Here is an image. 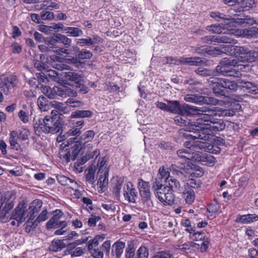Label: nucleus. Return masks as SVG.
I'll return each instance as SVG.
<instances>
[{
    "label": "nucleus",
    "mask_w": 258,
    "mask_h": 258,
    "mask_svg": "<svg viewBox=\"0 0 258 258\" xmlns=\"http://www.w3.org/2000/svg\"><path fill=\"white\" fill-rule=\"evenodd\" d=\"M219 206L217 204H212L207 207V211L209 213H211V216H215L214 215L218 211Z\"/></svg>",
    "instance_id": "nucleus-62"
},
{
    "label": "nucleus",
    "mask_w": 258,
    "mask_h": 258,
    "mask_svg": "<svg viewBox=\"0 0 258 258\" xmlns=\"http://www.w3.org/2000/svg\"><path fill=\"white\" fill-rule=\"evenodd\" d=\"M57 37V35L56 34L52 37L47 38L44 40V42L49 46L51 51L53 52L58 55H62L63 54H69L70 53L68 49L57 46V43H58V40L56 38Z\"/></svg>",
    "instance_id": "nucleus-11"
},
{
    "label": "nucleus",
    "mask_w": 258,
    "mask_h": 258,
    "mask_svg": "<svg viewBox=\"0 0 258 258\" xmlns=\"http://www.w3.org/2000/svg\"><path fill=\"white\" fill-rule=\"evenodd\" d=\"M40 17L43 20H51L54 19V15L53 12L50 11H42Z\"/></svg>",
    "instance_id": "nucleus-58"
},
{
    "label": "nucleus",
    "mask_w": 258,
    "mask_h": 258,
    "mask_svg": "<svg viewBox=\"0 0 258 258\" xmlns=\"http://www.w3.org/2000/svg\"><path fill=\"white\" fill-rule=\"evenodd\" d=\"M157 177L167 182L171 177H170V173L168 171H166L164 167H161L159 168L158 173L157 174Z\"/></svg>",
    "instance_id": "nucleus-46"
},
{
    "label": "nucleus",
    "mask_w": 258,
    "mask_h": 258,
    "mask_svg": "<svg viewBox=\"0 0 258 258\" xmlns=\"http://www.w3.org/2000/svg\"><path fill=\"white\" fill-rule=\"evenodd\" d=\"M191 149H180L177 151L178 157L184 160H189L191 159Z\"/></svg>",
    "instance_id": "nucleus-44"
},
{
    "label": "nucleus",
    "mask_w": 258,
    "mask_h": 258,
    "mask_svg": "<svg viewBox=\"0 0 258 258\" xmlns=\"http://www.w3.org/2000/svg\"><path fill=\"white\" fill-rule=\"evenodd\" d=\"M190 175L196 177H202L204 175L203 168L199 166H194L191 171L189 172Z\"/></svg>",
    "instance_id": "nucleus-53"
},
{
    "label": "nucleus",
    "mask_w": 258,
    "mask_h": 258,
    "mask_svg": "<svg viewBox=\"0 0 258 258\" xmlns=\"http://www.w3.org/2000/svg\"><path fill=\"white\" fill-rule=\"evenodd\" d=\"M126 189L124 187L123 195L125 200L129 202L136 203L138 198V193L135 188H133L131 183L126 184Z\"/></svg>",
    "instance_id": "nucleus-17"
},
{
    "label": "nucleus",
    "mask_w": 258,
    "mask_h": 258,
    "mask_svg": "<svg viewBox=\"0 0 258 258\" xmlns=\"http://www.w3.org/2000/svg\"><path fill=\"white\" fill-rule=\"evenodd\" d=\"M180 64H189L191 66H199L202 63H203V61L201 58L199 57H182L179 59Z\"/></svg>",
    "instance_id": "nucleus-27"
},
{
    "label": "nucleus",
    "mask_w": 258,
    "mask_h": 258,
    "mask_svg": "<svg viewBox=\"0 0 258 258\" xmlns=\"http://www.w3.org/2000/svg\"><path fill=\"white\" fill-rule=\"evenodd\" d=\"M170 172L172 174L180 175L182 174V168L179 167L175 164H172L170 167Z\"/></svg>",
    "instance_id": "nucleus-63"
},
{
    "label": "nucleus",
    "mask_w": 258,
    "mask_h": 258,
    "mask_svg": "<svg viewBox=\"0 0 258 258\" xmlns=\"http://www.w3.org/2000/svg\"><path fill=\"white\" fill-rule=\"evenodd\" d=\"M37 105L41 111H46L49 109L47 99L42 95L39 96L37 99Z\"/></svg>",
    "instance_id": "nucleus-33"
},
{
    "label": "nucleus",
    "mask_w": 258,
    "mask_h": 258,
    "mask_svg": "<svg viewBox=\"0 0 258 258\" xmlns=\"http://www.w3.org/2000/svg\"><path fill=\"white\" fill-rule=\"evenodd\" d=\"M230 45H222L219 47H209V54L214 56L222 53L229 54Z\"/></svg>",
    "instance_id": "nucleus-21"
},
{
    "label": "nucleus",
    "mask_w": 258,
    "mask_h": 258,
    "mask_svg": "<svg viewBox=\"0 0 258 258\" xmlns=\"http://www.w3.org/2000/svg\"><path fill=\"white\" fill-rule=\"evenodd\" d=\"M171 254L168 251H159L155 253L153 258H170Z\"/></svg>",
    "instance_id": "nucleus-64"
},
{
    "label": "nucleus",
    "mask_w": 258,
    "mask_h": 258,
    "mask_svg": "<svg viewBox=\"0 0 258 258\" xmlns=\"http://www.w3.org/2000/svg\"><path fill=\"white\" fill-rule=\"evenodd\" d=\"M164 182H165V181L157 177L152 183L153 191L165 186L166 185L163 184Z\"/></svg>",
    "instance_id": "nucleus-57"
},
{
    "label": "nucleus",
    "mask_w": 258,
    "mask_h": 258,
    "mask_svg": "<svg viewBox=\"0 0 258 258\" xmlns=\"http://www.w3.org/2000/svg\"><path fill=\"white\" fill-rule=\"evenodd\" d=\"M98 173H102L106 170H109V168L107 167V161L105 157L102 158L101 160L99 161L98 163Z\"/></svg>",
    "instance_id": "nucleus-55"
},
{
    "label": "nucleus",
    "mask_w": 258,
    "mask_h": 258,
    "mask_svg": "<svg viewBox=\"0 0 258 258\" xmlns=\"http://www.w3.org/2000/svg\"><path fill=\"white\" fill-rule=\"evenodd\" d=\"M77 43L81 46H84L85 45L90 46L93 45V40L91 37L79 39Z\"/></svg>",
    "instance_id": "nucleus-60"
},
{
    "label": "nucleus",
    "mask_w": 258,
    "mask_h": 258,
    "mask_svg": "<svg viewBox=\"0 0 258 258\" xmlns=\"http://www.w3.org/2000/svg\"><path fill=\"white\" fill-rule=\"evenodd\" d=\"M210 16L215 19L217 21H221V20H228L231 21V20L226 18V15L223 13H220L218 12H212L210 13Z\"/></svg>",
    "instance_id": "nucleus-51"
},
{
    "label": "nucleus",
    "mask_w": 258,
    "mask_h": 258,
    "mask_svg": "<svg viewBox=\"0 0 258 258\" xmlns=\"http://www.w3.org/2000/svg\"><path fill=\"white\" fill-rule=\"evenodd\" d=\"M76 56L80 59H90L93 56V54L90 50L82 49L76 53Z\"/></svg>",
    "instance_id": "nucleus-42"
},
{
    "label": "nucleus",
    "mask_w": 258,
    "mask_h": 258,
    "mask_svg": "<svg viewBox=\"0 0 258 258\" xmlns=\"http://www.w3.org/2000/svg\"><path fill=\"white\" fill-rule=\"evenodd\" d=\"M238 66L236 60L224 58L216 67V70L223 76L240 78L242 74L238 68Z\"/></svg>",
    "instance_id": "nucleus-5"
},
{
    "label": "nucleus",
    "mask_w": 258,
    "mask_h": 258,
    "mask_svg": "<svg viewBox=\"0 0 258 258\" xmlns=\"http://www.w3.org/2000/svg\"><path fill=\"white\" fill-rule=\"evenodd\" d=\"M15 195L7 192L0 198V219H8L9 211L12 209L15 205Z\"/></svg>",
    "instance_id": "nucleus-7"
},
{
    "label": "nucleus",
    "mask_w": 258,
    "mask_h": 258,
    "mask_svg": "<svg viewBox=\"0 0 258 258\" xmlns=\"http://www.w3.org/2000/svg\"><path fill=\"white\" fill-rule=\"evenodd\" d=\"M195 72L196 74L202 76H210L213 73L211 70H209L203 68H199L195 70Z\"/></svg>",
    "instance_id": "nucleus-59"
},
{
    "label": "nucleus",
    "mask_w": 258,
    "mask_h": 258,
    "mask_svg": "<svg viewBox=\"0 0 258 258\" xmlns=\"http://www.w3.org/2000/svg\"><path fill=\"white\" fill-rule=\"evenodd\" d=\"M248 51V48L247 47L230 45L229 54L234 55L237 58V61L246 62Z\"/></svg>",
    "instance_id": "nucleus-14"
},
{
    "label": "nucleus",
    "mask_w": 258,
    "mask_h": 258,
    "mask_svg": "<svg viewBox=\"0 0 258 258\" xmlns=\"http://www.w3.org/2000/svg\"><path fill=\"white\" fill-rule=\"evenodd\" d=\"M29 215L27 210V207L24 202H20L18 206L15 209L14 212L11 215V219L17 221V226L23 222Z\"/></svg>",
    "instance_id": "nucleus-10"
},
{
    "label": "nucleus",
    "mask_w": 258,
    "mask_h": 258,
    "mask_svg": "<svg viewBox=\"0 0 258 258\" xmlns=\"http://www.w3.org/2000/svg\"><path fill=\"white\" fill-rule=\"evenodd\" d=\"M65 31L69 36L74 37L82 36L83 34V31L77 27H67L65 28Z\"/></svg>",
    "instance_id": "nucleus-38"
},
{
    "label": "nucleus",
    "mask_w": 258,
    "mask_h": 258,
    "mask_svg": "<svg viewBox=\"0 0 258 258\" xmlns=\"http://www.w3.org/2000/svg\"><path fill=\"white\" fill-rule=\"evenodd\" d=\"M86 180L89 183L93 184L95 181V168L94 166H90L85 172Z\"/></svg>",
    "instance_id": "nucleus-36"
},
{
    "label": "nucleus",
    "mask_w": 258,
    "mask_h": 258,
    "mask_svg": "<svg viewBox=\"0 0 258 258\" xmlns=\"http://www.w3.org/2000/svg\"><path fill=\"white\" fill-rule=\"evenodd\" d=\"M81 133L82 132L79 130V128L73 127L68 132H67L65 134L63 135L62 137L63 138V140H64L67 138L70 137L71 136L78 137V136H79Z\"/></svg>",
    "instance_id": "nucleus-43"
},
{
    "label": "nucleus",
    "mask_w": 258,
    "mask_h": 258,
    "mask_svg": "<svg viewBox=\"0 0 258 258\" xmlns=\"http://www.w3.org/2000/svg\"><path fill=\"white\" fill-rule=\"evenodd\" d=\"M17 83V77L15 76L2 77L0 78V89L6 95H8Z\"/></svg>",
    "instance_id": "nucleus-12"
},
{
    "label": "nucleus",
    "mask_w": 258,
    "mask_h": 258,
    "mask_svg": "<svg viewBox=\"0 0 258 258\" xmlns=\"http://www.w3.org/2000/svg\"><path fill=\"white\" fill-rule=\"evenodd\" d=\"M62 212L59 210H56L54 212L53 216L47 222L46 227L48 229H51L54 227L59 222V220L62 216Z\"/></svg>",
    "instance_id": "nucleus-24"
},
{
    "label": "nucleus",
    "mask_w": 258,
    "mask_h": 258,
    "mask_svg": "<svg viewBox=\"0 0 258 258\" xmlns=\"http://www.w3.org/2000/svg\"><path fill=\"white\" fill-rule=\"evenodd\" d=\"M57 35L56 38L58 40V43L63 44L66 47H69L71 46L72 43L71 39L61 34L57 33Z\"/></svg>",
    "instance_id": "nucleus-48"
},
{
    "label": "nucleus",
    "mask_w": 258,
    "mask_h": 258,
    "mask_svg": "<svg viewBox=\"0 0 258 258\" xmlns=\"http://www.w3.org/2000/svg\"><path fill=\"white\" fill-rule=\"evenodd\" d=\"M38 222L35 220L33 221V218H29V220L27 221L26 226L25 227L26 231L28 233H30L34 231L35 228L38 225Z\"/></svg>",
    "instance_id": "nucleus-49"
},
{
    "label": "nucleus",
    "mask_w": 258,
    "mask_h": 258,
    "mask_svg": "<svg viewBox=\"0 0 258 258\" xmlns=\"http://www.w3.org/2000/svg\"><path fill=\"white\" fill-rule=\"evenodd\" d=\"M204 154V153L199 151H196L195 152H191V156L192 158H191V159H189V160L197 161L201 163L202 161Z\"/></svg>",
    "instance_id": "nucleus-56"
},
{
    "label": "nucleus",
    "mask_w": 258,
    "mask_h": 258,
    "mask_svg": "<svg viewBox=\"0 0 258 258\" xmlns=\"http://www.w3.org/2000/svg\"><path fill=\"white\" fill-rule=\"evenodd\" d=\"M138 185L142 201L145 203L150 201L151 192L149 182L139 178L138 180Z\"/></svg>",
    "instance_id": "nucleus-13"
},
{
    "label": "nucleus",
    "mask_w": 258,
    "mask_h": 258,
    "mask_svg": "<svg viewBox=\"0 0 258 258\" xmlns=\"http://www.w3.org/2000/svg\"><path fill=\"white\" fill-rule=\"evenodd\" d=\"M64 74L66 78L74 82L76 85L84 82V76L82 74L72 72H66Z\"/></svg>",
    "instance_id": "nucleus-23"
},
{
    "label": "nucleus",
    "mask_w": 258,
    "mask_h": 258,
    "mask_svg": "<svg viewBox=\"0 0 258 258\" xmlns=\"http://www.w3.org/2000/svg\"><path fill=\"white\" fill-rule=\"evenodd\" d=\"M93 112L90 110H78L72 112L71 118L90 117Z\"/></svg>",
    "instance_id": "nucleus-31"
},
{
    "label": "nucleus",
    "mask_w": 258,
    "mask_h": 258,
    "mask_svg": "<svg viewBox=\"0 0 258 258\" xmlns=\"http://www.w3.org/2000/svg\"><path fill=\"white\" fill-rule=\"evenodd\" d=\"M207 29L214 33L226 34L228 30L221 27L220 25H213L207 27Z\"/></svg>",
    "instance_id": "nucleus-41"
},
{
    "label": "nucleus",
    "mask_w": 258,
    "mask_h": 258,
    "mask_svg": "<svg viewBox=\"0 0 258 258\" xmlns=\"http://www.w3.org/2000/svg\"><path fill=\"white\" fill-rule=\"evenodd\" d=\"M53 91L57 95L66 98L68 96L76 97L77 94L70 88L63 85L54 86Z\"/></svg>",
    "instance_id": "nucleus-16"
},
{
    "label": "nucleus",
    "mask_w": 258,
    "mask_h": 258,
    "mask_svg": "<svg viewBox=\"0 0 258 258\" xmlns=\"http://www.w3.org/2000/svg\"><path fill=\"white\" fill-rule=\"evenodd\" d=\"M19 135L17 132L12 131L10 132L9 143L11 148L13 150L19 151L21 149V146L18 143Z\"/></svg>",
    "instance_id": "nucleus-25"
},
{
    "label": "nucleus",
    "mask_w": 258,
    "mask_h": 258,
    "mask_svg": "<svg viewBox=\"0 0 258 258\" xmlns=\"http://www.w3.org/2000/svg\"><path fill=\"white\" fill-rule=\"evenodd\" d=\"M64 253L63 255H66L68 254H70L72 257L79 256L82 255L84 253V249L82 247H78L75 248L74 250H66L64 251Z\"/></svg>",
    "instance_id": "nucleus-50"
},
{
    "label": "nucleus",
    "mask_w": 258,
    "mask_h": 258,
    "mask_svg": "<svg viewBox=\"0 0 258 258\" xmlns=\"http://www.w3.org/2000/svg\"><path fill=\"white\" fill-rule=\"evenodd\" d=\"M156 197L164 205H171L174 201V195L166 186L162 188L154 190Z\"/></svg>",
    "instance_id": "nucleus-8"
},
{
    "label": "nucleus",
    "mask_w": 258,
    "mask_h": 258,
    "mask_svg": "<svg viewBox=\"0 0 258 258\" xmlns=\"http://www.w3.org/2000/svg\"><path fill=\"white\" fill-rule=\"evenodd\" d=\"M34 127L35 132L40 131L45 134H56L60 131L62 123L60 119H56L51 117H45L44 118L36 120Z\"/></svg>",
    "instance_id": "nucleus-4"
},
{
    "label": "nucleus",
    "mask_w": 258,
    "mask_h": 258,
    "mask_svg": "<svg viewBox=\"0 0 258 258\" xmlns=\"http://www.w3.org/2000/svg\"><path fill=\"white\" fill-rule=\"evenodd\" d=\"M247 58L246 62H254L258 60V51L248 49Z\"/></svg>",
    "instance_id": "nucleus-54"
},
{
    "label": "nucleus",
    "mask_w": 258,
    "mask_h": 258,
    "mask_svg": "<svg viewBox=\"0 0 258 258\" xmlns=\"http://www.w3.org/2000/svg\"><path fill=\"white\" fill-rule=\"evenodd\" d=\"M182 192L185 202L187 204H191L195 199V193L193 189L189 187H185Z\"/></svg>",
    "instance_id": "nucleus-28"
},
{
    "label": "nucleus",
    "mask_w": 258,
    "mask_h": 258,
    "mask_svg": "<svg viewBox=\"0 0 258 258\" xmlns=\"http://www.w3.org/2000/svg\"><path fill=\"white\" fill-rule=\"evenodd\" d=\"M95 136V133L92 130H89L85 132L80 137H73L70 138L68 140L67 146L71 145L72 143H74V145L72 147L73 151L72 152L73 158V160H75L78 155L79 152H80L82 147H80V144H82L83 148H85L86 146H90L91 144H87V143L91 141Z\"/></svg>",
    "instance_id": "nucleus-6"
},
{
    "label": "nucleus",
    "mask_w": 258,
    "mask_h": 258,
    "mask_svg": "<svg viewBox=\"0 0 258 258\" xmlns=\"http://www.w3.org/2000/svg\"><path fill=\"white\" fill-rule=\"evenodd\" d=\"M49 218L48 213L46 208H43L42 211L38 216L36 220L38 223L46 221Z\"/></svg>",
    "instance_id": "nucleus-52"
},
{
    "label": "nucleus",
    "mask_w": 258,
    "mask_h": 258,
    "mask_svg": "<svg viewBox=\"0 0 258 258\" xmlns=\"http://www.w3.org/2000/svg\"><path fill=\"white\" fill-rule=\"evenodd\" d=\"M184 99L186 102L200 105L204 104L216 105L218 102L217 99L212 97L198 96L194 94L186 95Z\"/></svg>",
    "instance_id": "nucleus-9"
},
{
    "label": "nucleus",
    "mask_w": 258,
    "mask_h": 258,
    "mask_svg": "<svg viewBox=\"0 0 258 258\" xmlns=\"http://www.w3.org/2000/svg\"><path fill=\"white\" fill-rule=\"evenodd\" d=\"M123 185V180L121 178L117 179L114 183L112 191L113 194L117 198L120 196L121 188Z\"/></svg>",
    "instance_id": "nucleus-37"
},
{
    "label": "nucleus",
    "mask_w": 258,
    "mask_h": 258,
    "mask_svg": "<svg viewBox=\"0 0 258 258\" xmlns=\"http://www.w3.org/2000/svg\"><path fill=\"white\" fill-rule=\"evenodd\" d=\"M209 82L213 84V91L216 96H227L225 87L223 84V79L211 78L209 80Z\"/></svg>",
    "instance_id": "nucleus-15"
},
{
    "label": "nucleus",
    "mask_w": 258,
    "mask_h": 258,
    "mask_svg": "<svg viewBox=\"0 0 258 258\" xmlns=\"http://www.w3.org/2000/svg\"><path fill=\"white\" fill-rule=\"evenodd\" d=\"M237 83L244 91L254 94H258V85L243 80H238Z\"/></svg>",
    "instance_id": "nucleus-20"
},
{
    "label": "nucleus",
    "mask_w": 258,
    "mask_h": 258,
    "mask_svg": "<svg viewBox=\"0 0 258 258\" xmlns=\"http://www.w3.org/2000/svg\"><path fill=\"white\" fill-rule=\"evenodd\" d=\"M43 203L42 201L36 199L31 202L27 208L28 212L30 219L35 217L36 214L39 212L42 206Z\"/></svg>",
    "instance_id": "nucleus-18"
},
{
    "label": "nucleus",
    "mask_w": 258,
    "mask_h": 258,
    "mask_svg": "<svg viewBox=\"0 0 258 258\" xmlns=\"http://www.w3.org/2000/svg\"><path fill=\"white\" fill-rule=\"evenodd\" d=\"M190 125L188 127L189 131L193 132L194 134H190L189 135H187L189 137H190L192 139L194 140L197 139L198 140L195 143H193L192 144L191 143V142H185L184 143V146L186 147V149H191V148H198L200 149H203L205 151H208L210 152H213L215 153H218L220 152V148L219 147H217V149L213 150V146L212 145H210L207 141L209 140V139L207 141H205L203 139L199 138H195L194 137V136H196V133H199L201 132V129L202 127H206V126H204V125H199L197 126H195L194 129H192L191 127V126L192 124H194V121L191 122L190 123Z\"/></svg>",
    "instance_id": "nucleus-2"
},
{
    "label": "nucleus",
    "mask_w": 258,
    "mask_h": 258,
    "mask_svg": "<svg viewBox=\"0 0 258 258\" xmlns=\"http://www.w3.org/2000/svg\"><path fill=\"white\" fill-rule=\"evenodd\" d=\"M135 258H148V249L145 246L142 245L137 250Z\"/></svg>",
    "instance_id": "nucleus-47"
},
{
    "label": "nucleus",
    "mask_w": 258,
    "mask_h": 258,
    "mask_svg": "<svg viewBox=\"0 0 258 258\" xmlns=\"http://www.w3.org/2000/svg\"><path fill=\"white\" fill-rule=\"evenodd\" d=\"M223 84H224L227 96L228 95L229 91H235L237 89L238 86L234 81H230L223 79Z\"/></svg>",
    "instance_id": "nucleus-35"
},
{
    "label": "nucleus",
    "mask_w": 258,
    "mask_h": 258,
    "mask_svg": "<svg viewBox=\"0 0 258 258\" xmlns=\"http://www.w3.org/2000/svg\"><path fill=\"white\" fill-rule=\"evenodd\" d=\"M125 246V243L123 241L118 240L115 242L112 246V255L116 258H119L123 253Z\"/></svg>",
    "instance_id": "nucleus-22"
},
{
    "label": "nucleus",
    "mask_w": 258,
    "mask_h": 258,
    "mask_svg": "<svg viewBox=\"0 0 258 258\" xmlns=\"http://www.w3.org/2000/svg\"><path fill=\"white\" fill-rule=\"evenodd\" d=\"M166 186L172 194L173 192L181 193L182 191V187L179 181L173 177H171L168 180H167Z\"/></svg>",
    "instance_id": "nucleus-19"
},
{
    "label": "nucleus",
    "mask_w": 258,
    "mask_h": 258,
    "mask_svg": "<svg viewBox=\"0 0 258 258\" xmlns=\"http://www.w3.org/2000/svg\"><path fill=\"white\" fill-rule=\"evenodd\" d=\"M136 248L134 242L131 241L128 242L127 246L125 249V257L126 258H134L135 255Z\"/></svg>",
    "instance_id": "nucleus-40"
},
{
    "label": "nucleus",
    "mask_w": 258,
    "mask_h": 258,
    "mask_svg": "<svg viewBox=\"0 0 258 258\" xmlns=\"http://www.w3.org/2000/svg\"><path fill=\"white\" fill-rule=\"evenodd\" d=\"M205 108H207L209 109H213L216 110V114L213 116V117L215 119L217 120H220L222 122L223 125H224V127L221 130H215L212 127L213 126V123H211L209 124H202L206 127H202L201 129V132L196 133V136H194L195 138H199L202 139H203L205 141H207L211 138V133L213 132H217L222 131L225 128V124L224 123L223 121L220 119H217L215 117L218 114L221 115L222 116H233L235 114V112L232 110L227 109V110H221L220 109H218L217 107H213L212 108H210L209 107H204Z\"/></svg>",
    "instance_id": "nucleus-3"
},
{
    "label": "nucleus",
    "mask_w": 258,
    "mask_h": 258,
    "mask_svg": "<svg viewBox=\"0 0 258 258\" xmlns=\"http://www.w3.org/2000/svg\"><path fill=\"white\" fill-rule=\"evenodd\" d=\"M111 242L110 240H106L102 244L100 247V249L101 251H103V253H105L107 255H109L110 249Z\"/></svg>",
    "instance_id": "nucleus-61"
},
{
    "label": "nucleus",
    "mask_w": 258,
    "mask_h": 258,
    "mask_svg": "<svg viewBox=\"0 0 258 258\" xmlns=\"http://www.w3.org/2000/svg\"><path fill=\"white\" fill-rule=\"evenodd\" d=\"M258 220V216L255 214L239 215L236 218V222L242 224H248Z\"/></svg>",
    "instance_id": "nucleus-26"
},
{
    "label": "nucleus",
    "mask_w": 258,
    "mask_h": 258,
    "mask_svg": "<svg viewBox=\"0 0 258 258\" xmlns=\"http://www.w3.org/2000/svg\"><path fill=\"white\" fill-rule=\"evenodd\" d=\"M38 10L45 9L49 10H53L59 9V5L52 1H43L40 5H37Z\"/></svg>",
    "instance_id": "nucleus-29"
},
{
    "label": "nucleus",
    "mask_w": 258,
    "mask_h": 258,
    "mask_svg": "<svg viewBox=\"0 0 258 258\" xmlns=\"http://www.w3.org/2000/svg\"><path fill=\"white\" fill-rule=\"evenodd\" d=\"M257 34L258 28L255 27H250L243 30L242 35L245 37H252Z\"/></svg>",
    "instance_id": "nucleus-45"
},
{
    "label": "nucleus",
    "mask_w": 258,
    "mask_h": 258,
    "mask_svg": "<svg viewBox=\"0 0 258 258\" xmlns=\"http://www.w3.org/2000/svg\"><path fill=\"white\" fill-rule=\"evenodd\" d=\"M108 172L109 170H106L104 172H103L102 173L99 174V178L98 181V185L99 187L103 189L104 187H106L108 183Z\"/></svg>",
    "instance_id": "nucleus-32"
},
{
    "label": "nucleus",
    "mask_w": 258,
    "mask_h": 258,
    "mask_svg": "<svg viewBox=\"0 0 258 258\" xmlns=\"http://www.w3.org/2000/svg\"><path fill=\"white\" fill-rule=\"evenodd\" d=\"M66 245L67 244L63 242V240L54 239L51 242L49 249L53 252H57L65 248Z\"/></svg>",
    "instance_id": "nucleus-30"
},
{
    "label": "nucleus",
    "mask_w": 258,
    "mask_h": 258,
    "mask_svg": "<svg viewBox=\"0 0 258 258\" xmlns=\"http://www.w3.org/2000/svg\"><path fill=\"white\" fill-rule=\"evenodd\" d=\"M216 161V158L210 154L204 153L202 163L209 166H213Z\"/></svg>",
    "instance_id": "nucleus-39"
},
{
    "label": "nucleus",
    "mask_w": 258,
    "mask_h": 258,
    "mask_svg": "<svg viewBox=\"0 0 258 258\" xmlns=\"http://www.w3.org/2000/svg\"><path fill=\"white\" fill-rule=\"evenodd\" d=\"M168 112L177 114L187 112L192 115H199V117L194 121V124L191 126L192 129L199 125H207L211 123H213L212 127L215 130H221L224 127L221 121L217 120L213 117L217 113L215 110L191 106L185 103L180 105L178 101H168Z\"/></svg>",
    "instance_id": "nucleus-1"
},
{
    "label": "nucleus",
    "mask_w": 258,
    "mask_h": 258,
    "mask_svg": "<svg viewBox=\"0 0 258 258\" xmlns=\"http://www.w3.org/2000/svg\"><path fill=\"white\" fill-rule=\"evenodd\" d=\"M104 238L105 235L104 234L98 235L91 241L89 240V244L88 245V250L90 251L96 248L95 247L98 246L100 242L102 241Z\"/></svg>",
    "instance_id": "nucleus-34"
}]
</instances>
